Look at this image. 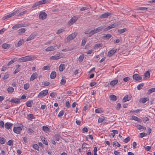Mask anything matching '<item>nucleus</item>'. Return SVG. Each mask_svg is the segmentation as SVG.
Wrapping results in <instances>:
<instances>
[{"mask_svg": "<svg viewBox=\"0 0 155 155\" xmlns=\"http://www.w3.org/2000/svg\"><path fill=\"white\" fill-rule=\"evenodd\" d=\"M117 51V49L113 48L108 52V56L109 57H111Z\"/></svg>", "mask_w": 155, "mask_h": 155, "instance_id": "nucleus-10", "label": "nucleus"}, {"mask_svg": "<svg viewBox=\"0 0 155 155\" xmlns=\"http://www.w3.org/2000/svg\"><path fill=\"white\" fill-rule=\"evenodd\" d=\"M41 138L43 143L46 145H48V143L47 140L45 137H42Z\"/></svg>", "mask_w": 155, "mask_h": 155, "instance_id": "nucleus-28", "label": "nucleus"}, {"mask_svg": "<svg viewBox=\"0 0 155 155\" xmlns=\"http://www.w3.org/2000/svg\"><path fill=\"white\" fill-rule=\"evenodd\" d=\"M22 130V129L21 127H14L13 128L14 132L17 134H19L20 132Z\"/></svg>", "mask_w": 155, "mask_h": 155, "instance_id": "nucleus-7", "label": "nucleus"}, {"mask_svg": "<svg viewBox=\"0 0 155 155\" xmlns=\"http://www.w3.org/2000/svg\"><path fill=\"white\" fill-rule=\"evenodd\" d=\"M34 128H29L28 129V132L31 133H32L34 131Z\"/></svg>", "mask_w": 155, "mask_h": 155, "instance_id": "nucleus-49", "label": "nucleus"}, {"mask_svg": "<svg viewBox=\"0 0 155 155\" xmlns=\"http://www.w3.org/2000/svg\"><path fill=\"white\" fill-rule=\"evenodd\" d=\"M10 45L9 44L4 43L2 45V47L4 49H7L10 48Z\"/></svg>", "mask_w": 155, "mask_h": 155, "instance_id": "nucleus-21", "label": "nucleus"}, {"mask_svg": "<svg viewBox=\"0 0 155 155\" xmlns=\"http://www.w3.org/2000/svg\"><path fill=\"white\" fill-rule=\"evenodd\" d=\"M77 34L75 32L69 35L67 37V41L69 42L71 40L77 36Z\"/></svg>", "mask_w": 155, "mask_h": 155, "instance_id": "nucleus-3", "label": "nucleus"}, {"mask_svg": "<svg viewBox=\"0 0 155 155\" xmlns=\"http://www.w3.org/2000/svg\"><path fill=\"white\" fill-rule=\"evenodd\" d=\"M140 137L141 138L146 136L147 134L144 133H141L140 134Z\"/></svg>", "mask_w": 155, "mask_h": 155, "instance_id": "nucleus-59", "label": "nucleus"}, {"mask_svg": "<svg viewBox=\"0 0 155 155\" xmlns=\"http://www.w3.org/2000/svg\"><path fill=\"white\" fill-rule=\"evenodd\" d=\"M7 91L9 93H11L13 91L14 88L12 87H9L8 88Z\"/></svg>", "mask_w": 155, "mask_h": 155, "instance_id": "nucleus-48", "label": "nucleus"}, {"mask_svg": "<svg viewBox=\"0 0 155 155\" xmlns=\"http://www.w3.org/2000/svg\"><path fill=\"white\" fill-rule=\"evenodd\" d=\"M50 67L49 66H45L43 68L42 70L44 71L46 70H48L50 69Z\"/></svg>", "mask_w": 155, "mask_h": 155, "instance_id": "nucleus-54", "label": "nucleus"}, {"mask_svg": "<svg viewBox=\"0 0 155 155\" xmlns=\"http://www.w3.org/2000/svg\"><path fill=\"white\" fill-rule=\"evenodd\" d=\"M43 84L45 86H48L50 84V83L49 81H45L43 82Z\"/></svg>", "mask_w": 155, "mask_h": 155, "instance_id": "nucleus-62", "label": "nucleus"}, {"mask_svg": "<svg viewBox=\"0 0 155 155\" xmlns=\"http://www.w3.org/2000/svg\"><path fill=\"white\" fill-rule=\"evenodd\" d=\"M9 77V74H5L3 77V79L4 80L8 78Z\"/></svg>", "mask_w": 155, "mask_h": 155, "instance_id": "nucleus-60", "label": "nucleus"}, {"mask_svg": "<svg viewBox=\"0 0 155 155\" xmlns=\"http://www.w3.org/2000/svg\"><path fill=\"white\" fill-rule=\"evenodd\" d=\"M61 58V56L60 54H57L54 56L51 57L50 59L52 60H57Z\"/></svg>", "mask_w": 155, "mask_h": 155, "instance_id": "nucleus-8", "label": "nucleus"}, {"mask_svg": "<svg viewBox=\"0 0 155 155\" xmlns=\"http://www.w3.org/2000/svg\"><path fill=\"white\" fill-rule=\"evenodd\" d=\"M36 36L34 34H31L27 38L26 41H28L33 39Z\"/></svg>", "mask_w": 155, "mask_h": 155, "instance_id": "nucleus-16", "label": "nucleus"}, {"mask_svg": "<svg viewBox=\"0 0 155 155\" xmlns=\"http://www.w3.org/2000/svg\"><path fill=\"white\" fill-rule=\"evenodd\" d=\"M65 106L67 108L70 107V104L68 101H67L65 103Z\"/></svg>", "mask_w": 155, "mask_h": 155, "instance_id": "nucleus-58", "label": "nucleus"}, {"mask_svg": "<svg viewBox=\"0 0 155 155\" xmlns=\"http://www.w3.org/2000/svg\"><path fill=\"white\" fill-rule=\"evenodd\" d=\"M118 80L117 79L113 80L110 82V84L111 86H114L118 83Z\"/></svg>", "mask_w": 155, "mask_h": 155, "instance_id": "nucleus-22", "label": "nucleus"}, {"mask_svg": "<svg viewBox=\"0 0 155 155\" xmlns=\"http://www.w3.org/2000/svg\"><path fill=\"white\" fill-rule=\"evenodd\" d=\"M10 102L16 104H18L20 102V101L19 99L17 98H14L11 99L10 101Z\"/></svg>", "mask_w": 155, "mask_h": 155, "instance_id": "nucleus-18", "label": "nucleus"}, {"mask_svg": "<svg viewBox=\"0 0 155 155\" xmlns=\"http://www.w3.org/2000/svg\"><path fill=\"white\" fill-rule=\"evenodd\" d=\"M64 111L63 110L61 111L58 115V117H61L64 114Z\"/></svg>", "mask_w": 155, "mask_h": 155, "instance_id": "nucleus-42", "label": "nucleus"}, {"mask_svg": "<svg viewBox=\"0 0 155 155\" xmlns=\"http://www.w3.org/2000/svg\"><path fill=\"white\" fill-rule=\"evenodd\" d=\"M7 144L9 146L13 145V140H9L7 143Z\"/></svg>", "mask_w": 155, "mask_h": 155, "instance_id": "nucleus-55", "label": "nucleus"}, {"mask_svg": "<svg viewBox=\"0 0 155 155\" xmlns=\"http://www.w3.org/2000/svg\"><path fill=\"white\" fill-rule=\"evenodd\" d=\"M87 42V40L86 39H83L82 40L81 45V46H84Z\"/></svg>", "mask_w": 155, "mask_h": 155, "instance_id": "nucleus-57", "label": "nucleus"}, {"mask_svg": "<svg viewBox=\"0 0 155 155\" xmlns=\"http://www.w3.org/2000/svg\"><path fill=\"white\" fill-rule=\"evenodd\" d=\"M149 99L148 97L142 98L139 100V102H141L143 104L145 103L146 101H148Z\"/></svg>", "mask_w": 155, "mask_h": 155, "instance_id": "nucleus-15", "label": "nucleus"}, {"mask_svg": "<svg viewBox=\"0 0 155 155\" xmlns=\"http://www.w3.org/2000/svg\"><path fill=\"white\" fill-rule=\"evenodd\" d=\"M95 112L96 113H101L103 112V111L101 108H97L95 109Z\"/></svg>", "mask_w": 155, "mask_h": 155, "instance_id": "nucleus-47", "label": "nucleus"}, {"mask_svg": "<svg viewBox=\"0 0 155 155\" xmlns=\"http://www.w3.org/2000/svg\"><path fill=\"white\" fill-rule=\"evenodd\" d=\"M22 44V40H20L18 43L15 44V46L17 47H19L21 46Z\"/></svg>", "mask_w": 155, "mask_h": 155, "instance_id": "nucleus-34", "label": "nucleus"}, {"mask_svg": "<svg viewBox=\"0 0 155 155\" xmlns=\"http://www.w3.org/2000/svg\"><path fill=\"white\" fill-rule=\"evenodd\" d=\"M56 46H57V45H53L45 49V51H53L56 49Z\"/></svg>", "mask_w": 155, "mask_h": 155, "instance_id": "nucleus-11", "label": "nucleus"}, {"mask_svg": "<svg viewBox=\"0 0 155 155\" xmlns=\"http://www.w3.org/2000/svg\"><path fill=\"white\" fill-rule=\"evenodd\" d=\"M48 90H45L41 91L40 92L38 95V97H43L47 95L48 93Z\"/></svg>", "mask_w": 155, "mask_h": 155, "instance_id": "nucleus-4", "label": "nucleus"}, {"mask_svg": "<svg viewBox=\"0 0 155 155\" xmlns=\"http://www.w3.org/2000/svg\"><path fill=\"white\" fill-rule=\"evenodd\" d=\"M110 99L113 101H115L117 100L116 96L114 95H110L109 96Z\"/></svg>", "mask_w": 155, "mask_h": 155, "instance_id": "nucleus-23", "label": "nucleus"}, {"mask_svg": "<svg viewBox=\"0 0 155 155\" xmlns=\"http://www.w3.org/2000/svg\"><path fill=\"white\" fill-rule=\"evenodd\" d=\"M5 142V140L4 138L0 137V143L2 144H4Z\"/></svg>", "mask_w": 155, "mask_h": 155, "instance_id": "nucleus-43", "label": "nucleus"}, {"mask_svg": "<svg viewBox=\"0 0 155 155\" xmlns=\"http://www.w3.org/2000/svg\"><path fill=\"white\" fill-rule=\"evenodd\" d=\"M50 0H42L41 1L36 2L32 6V8H34L35 7L39 6L40 5L49 2Z\"/></svg>", "mask_w": 155, "mask_h": 155, "instance_id": "nucleus-2", "label": "nucleus"}, {"mask_svg": "<svg viewBox=\"0 0 155 155\" xmlns=\"http://www.w3.org/2000/svg\"><path fill=\"white\" fill-rule=\"evenodd\" d=\"M27 12V11L26 10L24 11L21 12H20L18 15V17H19L24 15V14H25Z\"/></svg>", "mask_w": 155, "mask_h": 155, "instance_id": "nucleus-36", "label": "nucleus"}, {"mask_svg": "<svg viewBox=\"0 0 155 155\" xmlns=\"http://www.w3.org/2000/svg\"><path fill=\"white\" fill-rule=\"evenodd\" d=\"M18 33L19 34L23 33L25 32V29L24 28H21L18 30Z\"/></svg>", "mask_w": 155, "mask_h": 155, "instance_id": "nucleus-30", "label": "nucleus"}, {"mask_svg": "<svg viewBox=\"0 0 155 155\" xmlns=\"http://www.w3.org/2000/svg\"><path fill=\"white\" fill-rule=\"evenodd\" d=\"M78 20V18L75 16H73L71 18V19L68 21V24L69 26H71L76 21Z\"/></svg>", "mask_w": 155, "mask_h": 155, "instance_id": "nucleus-5", "label": "nucleus"}, {"mask_svg": "<svg viewBox=\"0 0 155 155\" xmlns=\"http://www.w3.org/2000/svg\"><path fill=\"white\" fill-rule=\"evenodd\" d=\"M103 28H104V27L103 26H100L99 27H98L95 28V29H96V32H97V33L98 32H100V31H102V30Z\"/></svg>", "mask_w": 155, "mask_h": 155, "instance_id": "nucleus-31", "label": "nucleus"}, {"mask_svg": "<svg viewBox=\"0 0 155 155\" xmlns=\"http://www.w3.org/2000/svg\"><path fill=\"white\" fill-rule=\"evenodd\" d=\"M47 15L44 12H41L39 15V19L42 20L45 19L47 16Z\"/></svg>", "mask_w": 155, "mask_h": 155, "instance_id": "nucleus-6", "label": "nucleus"}, {"mask_svg": "<svg viewBox=\"0 0 155 155\" xmlns=\"http://www.w3.org/2000/svg\"><path fill=\"white\" fill-rule=\"evenodd\" d=\"M150 76V73L148 71H147L144 74L145 78L146 79L149 78Z\"/></svg>", "mask_w": 155, "mask_h": 155, "instance_id": "nucleus-26", "label": "nucleus"}, {"mask_svg": "<svg viewBox=\"0 0 155 155\" xmlns=\"http://www.w3.org/2000/svg\"><path fill=\"white\" fill-rule=\"evenodd\" d=\"M130 140V138L129 137H127L123 141L126 143H127Z\"/></svg>", "mask_w": 155, "mask_h": 155, "instance_id": "nucleus-51", "label": "nucleus"}, {"mask_svg": "<svg viewBox=\"0 0 155 155\" xmlns=\"http://www.w3.org/2000/svg\"><path fill=\"white\" fill-rule=\"evenodd\" d=\"M60 137L59 134H57L55 135V138L56 140L57 141H59L60 139Z\"/></svg>", "mask_w": 155, "mask_h": 155, "instance_id": "nucleus-44", "label": "nucleus"}, {"mask_svg": "<svg viewBox=\"0 0 155 155\" xmlns=\"http://www.w3.org/2000/svg\"><path fill=\"white\" fill-rule=\"evenodd\" d=\"M103 44L102 43H98L95 44L94 46V48H98L102 46Z\"/></svg>", "mask_w": 155, "mask_h": 155, "instance_id": "nucleus-32", "label": "nucleus"}, {"mask_svg": "<svg viewBox=\"0 0 155 155\" xmlns=\"http://www.w3.org/2000/svg\"><path fill=\"white\" fill-rule=\"evenodd\" d=\"M130 80V78L128 77H126L123 78V81L125 82H126Z\"/></svg>", "mask_w": 155, "mask_h": 155, "instance_id": "nucleus-61", "label": "nucleus"}, {"mask_svg": "<svg viewBox=\"0 0 155 155\" xmlns=\"http://www.w3.org/2000/svg\"><path fill=\"white\" fill-rule=\"evenodd\" d=\"M130 99H128V95H126L123 98V101L124 102H125L129 100Z\"/></svg>", "mask_w": 155, "mask_h": 155, "instance_id": "nucleus-39", "label": "nucleus"}, {"mask_svg": "<svg viewBox=\"0 0 155 155\" xmlns=\"http://www.w3.org/2000/svg\"><path fill=\"white\" fill-rule=\"evenodd\" d=\"M144 84L143 83L139 84L137 86V88L138 90H140L142 89V87L143 86Z\"/></svg>", "mask_w": 155, "mask_h": 155, "instance_id": "nucleus-40", "label": "nucleus"}, {"mask_svg": "<svg viewBox=\"0 0 155 155\" xmlns=\"http://www.w3.org/2000/svg\"><path fill=\"white\" fill-rule=\"evenodd\" d=\"M66 78L65 77L63 78L61 80L60 84L61 85H64L66 83Z\"/></svg>", "mask_w": 155, "mask_h": 155, "instance_id": "nucleus-33", "label": "nucleus"}, {"mask_svg": "<svg viewBox=\"0 0 155 155\" xmlns=\"http://www.w3.org/2000/svg\"><path fill=\"white\" fill-rule=\"evenodd\" d=\"M64 30L62 29H58L56 33L57 34H60L62 32H63L64 31Z\"/></svg>", "mask_w": 155, "mask_h": 155, "instance_id": "nucleus-53", "label": "nucleus"}, {"mask_svg": "<svg viewBox=\"0 0 155 155\" xmlns=\"http://www.w3.org/2000/svg\"><path fill=\"white\" fill-rule=\"evenodd\" d=\"M111 14H112L111 13L107 12L101 14L100 16L99 17L101 18H107Z\"/></svg>", "mask_w": 155, "mask_h": 155, "instance_id": "nucleus-9", "label": "nucleus"}, {"mask_svg": "<svg viewBox=\"0 0 155 155\" xmlns=\"http://www.w3.org/2000/svg\"><path fill=\"white\" fill-rule=\"evenodd\" d=\"M56 75V74L55 72L52 71L50 75V78L51 79H54L55 78Z\"/></svg>", "mask_w": 155, "mask_h": 155, "instance_id": "nucleus-24", "label": "nucleus"}, {"mask_svg": "<svg viewBox=\"0 0 155 155\" xmlns=\"http://www.w3.org/2000/svg\"><path fill=\"white\" fill-rule=\"evenodd\" d=\"M33 147L35 150H38L39 147L36 144H34L33 145Z\"/></svg>", "mask_w": 155, "mask_h": 155, "instance_id": "nucleus-56", "label": "nucleus"}, {"mask_svg": "<svg viewBox=\"0 0 155 155\" xmlns=\"http://www.w3.org/2000/svg\"><path fill=\"white\" fill-rule=\"evenodd\" d=\"M138 117L134 115H132V120H134L137 121V120L138 119Z\"/></svg>", "mask_w": 155, "mask_h": 155, "instance_id": "nucleus-63", "label": "nucleus"}, {"mask_svg": "<svg viewBox=\"0 0 155 155\" xmlns=\"http://www.w3.org/2000/svg\"><path fill=\"white\" fill-rule=\"evenodd\" d=\"M27 118L29 120H31L32 119H35V117L33 116V114H27Z\"/></svg>", "mask_w": 155, "mask_h": 155, "instance_id": "nucleus-17", "label": "nucleus"}, {"mask_svg": "<svg viewBox=\"0 0 155 155\" xmlns=\"http://www.w3.org/2000/svg\"><path fill=\"white\" fill-rule=\"evenodd\" d=\"M34 58L31 56L28 55L25 57H22L19 58V60L21 62H24L27 61H31Z\"/></svg>", "mask_w": 155, "mask_h": 155, "instance_id": "nucleus-1", "label": "nucleus"}, {"mask_svg": "<svg viewBox=\"0 0 155 155\" xmlns=\"http://www.w3.org/2000/svg\"><path fill=\"white\" fill-rule=\"evenodd\" d=\"M144 148L147 150V151H149L151 149V147L147 146H144L143 147Z\"/></svg>", "mask_w": 155, "mask_h": 155, "instance_id": "nucleus-50", "label": "nucleus"}, {"mask_svg": "<svg viewBox=\"0 0 155 155\" xmlns=\"http://www.w3.org/2000/svg\"><path fill=\"white\" fill-rule=\"evenodd\" d=\"M104 120V119L101 117V118H99L98 119V122L99 123H102Z\"/></svg>", "mask_w": 155, "mask_h": 155, "instance_id": "nucleus-64", "label": "nucleus"}, {"mask_svg": "<svg viewBox=\"0 0 155 155\" xmlns=\"http://www.w3.org/2000/svg\"><path fill=\"white\" fill-rule=\"evenodd\" d=\"M42 130L45 132H47L48 131L49 129V128L46 126H43L42 127Z\"/></svg>", "mask_w": 155, "mask_h": 155, "instance_id": "nucleus-37", "label": "nucleus"}, {"mask_svg": "<svg viewBox=\"0 0 155 155\" xmlns=\"http://www.w3.org/2000/svg\"><path fill=\"white\" fill-rule=\"evenodd\" d=\"M118 32L120 34H121L126 31H127V29L126 28H124L120 29H118L117 30Z\"/></svg>", "mask_w": 155, "mask_h": 155, "instance_id": "nucleus-20", "label": "nucleus"}, {"mask_svg": "<svg viewBox=\"0 0 155 155\" xmlns=\"http://www.w3.org/2000/svg\"><path fill=\"white\" fill-rule=\"evenodd\" d=\"M37 73H34L31 76L30 78V81H32L38 77Z\"/></svg>", "mask_w": 155, "mask_h": 155, "instance_id": "nucleus-13", "label": "nucleus"}, {"mask_svg": "<svg viewBox=\"0 0 155 155\" xmlns=\"http://www.w3.org/2000/svg\"><path fill=\"white\" fill-rule=\"evenodd\" d=\"M155 92V88H153L149 89L147 92V94H150L152 92Z\"/></svg>", "mask_w": 155, "mask_h": 155, "instance_id": "nucleus-29", "label": "nucleus"}, {"mask_svg": "<svg viewBox=\"0 0 155 155\" xmlns=\"http://www.w3.org/2000/svg\"><path fill=\"white\" fill-rule=\"evenodd\" d=\"M4 124L2 120H0V127L4 128Z\"/></svg>", "mask_w": 155, "mask_h": 155, "instance_id": "nucleus-52", "label": "nucleus"}, {"mask_svg": "<svg viewBox=\"0 0 155 155\" xmlns=\"http://www.w3.org/2000/svg\"><path fill=\"white\" fill-rule=\"evenodd\" d=\"M64 68V64H61L59 68V70L61 71H63Z\"/></svg>", "mask_w": 155, "mask_h": 155, "instance_id": "nucleus-27", "label": "nucleus"}, {"mask_svg": "<svg viewBox=\"0 0 155 155\" xmlns=\"http://www.w3.org/2000/svg\"><path fill=\"white\" fill-rule=\"evenodd\" d=\"M29 87V84L28 83H26L24 84V88L25 90H27Z\"/></svg>", "mask_w": 155, "mask_h": 155, "instance_id": "nucleus-46", "label": "nucleus"}, {"mask_svg": "<svg viewBox=\"0 0 155 155\" xmlns=\"http://www.w3.org/2000/svg\"><path fill=\"white\" fill-rule=\"evenodd\" d=\"M84 55H81L79 58H78V61L80 62H81L84 58Z\"/></svg>", "mask_w": 155, "mask_h": 155, "instance_id": "nucleus-38", "label": "nucleus"}, {"mask_svg": "<svg viewBox=\"0 0 155 155\" xmlns=\"http://www.w3.org/2000/svg\"><path fill=\"white\" fill-rule=\"evenodd\" d=\"M112 35L110 34H107L104 35V36H102V38L104 39H108L109 38L111 37Z\"/></svg>", "mask_w": 155, "mask_h": 155, "instance_id": "nucleus-14", "label": "nucleus"}, {"mask_svg": "<svg viewBox=\"0 0 155 155\" xmlns=\"http://www.w3.org/2000/svg\"><path fill=\"white\" fill-rule=\"evenodd\" d=\"M13 14L12 13L10 14L7 15L5 16L4 18H3L5 20L7 18H9L12 16H13Z\"/></svg>", "mask_w": 155, "mask_h": 155, "instance_id": "nucleus-35", "label": "nucleus"}, {"mask_svg": "<svg viewBox=\"0 0 155 155\" xmlns=\"http://www.w3.org/2000/svg\"><path fill=\"white\" fill-rule=\"evenodd\" d=\"M33 104V101H29L26 102V106L28 107H31Z\"/></svg>", "mask_w": 155, "mask_h": 155, "instance_id": "nucleus-25", "label": "nucleus"}, {"mask_svg": "<svg viewBox=\"0 0 155 155\" xmlns=\"http://www.w3.org/2000/svg\"><path fill=\"white\" fill-rule=\"evenodd\" d=\"M133 78L136 81H139L141 80L142 78V77L139 75L138 74H134L133 75Z\"/></svg>", "mask_w": 155, "mask_h": 155, "instance_id": "nucleus-12", "label": "nucleus"}, {"mask_svg": "<svg viewBox=\"0 0 155 155\" xmlns=\"http://www.w3.org/2000/svg\"><path fill=\"white\" fill-rule=\"evenodd\" d=\"M12 125L13 124L7 122L5 124V127L6 129H9Z\"/></svg>", "mask_w": 155, "mask_h": 155, "instance_id": "nucleus-19", "label": "nucleus"}, {"mask_svg": "<svg viewBox=\"0 0 155 155\" xmlns=\"http://www.w3.org/2000/svg\"><path fill=\"white\" fill-rule=\"evenodd\" d=\"M110 28H115L117 27L118 26V25L117 23H114L110 25Z\"/></svg>", "mask_w": 155, "mask_h": 155, "instance_id": "nucleus-41", "label": "nucleus"}, {"mask_svg": "<svg viewBox=\"0 0 155 155\" xmlns=\"http://www.w3.org/2000/svg\"><path fill=\"white\" fill-rule=\"evenodd\" d=\"M113 146H115L118 147L120 146V145L117 142L114 141L113 142Z\"/></svg>", "mask_w": 155, "mask_h": 155, "instance_id": "nucleus-45", "label": "nucleus"}]
</instances>
